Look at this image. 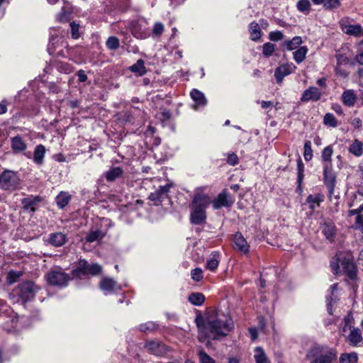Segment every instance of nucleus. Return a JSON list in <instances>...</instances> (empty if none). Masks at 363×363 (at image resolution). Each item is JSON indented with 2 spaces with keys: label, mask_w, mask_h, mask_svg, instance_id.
I'll use <instances>...</instances> for the list:
<instances>
[{
  "label": "nucleus",
  "mask_w": 363,
  "mask_h": 363,
  "mask_svg": "<svg viewBox=\"0 0 363 363\" xmlns=\"http://www.w3.org/2000/svg\"><path fill=\"white\" fill-rule=\"evenodd\" d=\"M196 323L198 340L203 343H207L210 340H220L234 328L231 317L221 311L211 310L204 316H197Z\"/></svg>",
  "instance_id": "1"
},
{
  "label": "nucleus",
  "mask_w": 363,
  "mask_h": 363,
  "mask_svg": "<svg viewBox=\"0 0 363 363\" xmlns=\"http://www.w3.org/2000/svg\"><path fill=\"white\" fill-rule=\"evenodd\" d=\"M204 188L195 189V194L191 204V220L195 225L203 223L206 218V208L211 203V198L203 193Z\"/></svg>",
  "instance_id": "2"
},
{
  "label": "nucleus",
  "mask_w": 363,
  "mask_h": 363,
  "mask_svg": "<svg viewBox=\"0 0 363 363\" xmlns=\"http://www.w3.org/2000/svg\"><path fill=\"white\" fill-rule=\"evenodd\" d=\"M330 267L335 274H346L351 279L356 277L357 269L351 255H346L342 252L337 254L332 259Z\"/></svg>",
  "instance_id": "3"
},
{
  "label": "nucleus",
  "mask_w": 363,
  "mask_h": 363,
  "mask_svg": "<svg viewBox=\"0 0 363 363\" xmlns=\"http://www.w3.org/2000/svg\"><path fill=\"white\" fill-rule=\"evenodd\" d=\"M20 185V179L16 172L5 170L0 175V187L5 191H12Z\"/></svg>",
  "instance_id": "4"
},
{
  "label": "nucleus",
  "mask_w": 363,
  "mask_h": 363,
  "mask_svg": "<svg viewBox=\"0 0 363 363\" xmlns=\"http://www.w3.org/2000/svg\"><path fill=\"white\" fill-rule=\"evenodd\" d=\"M15 291L23 301L26 302L33 298L37 287L33 282L27 281L20 284Z\"/></svg>",
  "instance_id": "5"
},
{
  "label": "nucleus",
  "mask_w": 363,
  "mask_h": 363,
  "mask_svg": "<svg viewBox=\"0 0 363 363\" xmlns=\"http://www.w3.org/2000/svg\"><path fill=\"white\" fill-rule=\"evenodd\" d=\"M48 283L53 286H65L69 280L68 274L60 269H53L49 272L47 275Z\"/></svg>",
  "instance_id": "6"
},
{
  "label": "nucleus",
  "mask_w": 363,
  "mask_h": 363,
  "mask_svg": "<svg viewBox=\"0 0 363 363\" xmlns=\"http://www.w3.org/2000/svg\"><path fill=\"white\" fill-rule=\"evenodd\" d=\"M324 182L328 191V198L332 201V194L335 186V174L333 169V166L323 167Z\"/></svg>",
  "instance_id": "7"
},
{
  "label": "nucleus",
  "mask_w": 363,
  "mask_h": 363,
  "mask_svg": "<svg viewBox=\"0 0 363 363\" xmlns=\"http://www.w3.org/2000/svg\"><path fill=\"white\" fill-rule=\"evenodd\" d=\"M340 26L342 30L347 35L355 37L363 36V29L362 26L359 24H350L348 21V18L340 20Z\"/></svg>",
  "instance_id": "8"
},
{
  "label": "nucleus",
  "mask_w": 363,
  "mask_h": 363,
  "mask_svg": "<svg viewBox=\"0 0 363 363\" xmlns=\"http://www.w3.org/2000/svg\"><path fill=\"white\" fill-rule=\"evenodd\" d=\"M345 340L351 346H362L363 344V337L361 330L357 328H351L349 334L345 337Z\"/></svg>",
  "instance_id": "9"
},
{
  "label": "nucleus",
  "mask_w": 363,
  "mask_h": 363,
  "mask_svg": "<svg viewBox=\"0 0 363 363\" xmlns=\"http://www.w3.org/2000/svg\"><path fill=\"white\" fill-rule=\"evenodd\" d=\"M296 67L293 63L281 65L275 69L274 77L278 84L281 83L284 77L292 73Z\"/></svg>",
  "instance_id": "10"
},
{
  "label": "nucleus",
  "mask_w": 363,
  "mask_h": 363,
  "mask_svg": "<svg viewBox=\"0 0 363 363\" xmlns=\"http://www.w3.org/2000/svg\"><path fill=\"white\" fill-rule=\"evenodd\" d=\"M321 229L325 238L330 242H334L337 233V228L335 223L331 220L325 221L322 225Z\"/></svg>",
  "instance_id": "11"
},
{
  "label": "nucleus",
  "mask_w": 363,
  "mask_h": 363,
  "mask_svg": "<svg viewBox=\"0 0 363 363\" xmlns=\"http://www.w3.org/2000/svg\"><path fill=\"white\" fill-rule=\"evenodd\" d=\"M172 186V184L160 186L158 189L150 194L149 199L155 202H161L162 200L168 196V193Z\"/></svg>",
  "instance_id": "12"
},
{
  "label": "nucleus",
  "mask_w": 363,
  "mask_h": 363,
  "mask_svg": "<svg viewBox=\"0 0 363 363\" xmlns=\"http://www.w3.org/2000/svg\"><path fill=\"white\" fill-rule=\"evenodd\" d=\"M322 94V91L317 87L311 86L303 91L301 100L303 102H308L309 101H316L321 98Z\"/></svg>",
  "instance_id": "13"
},
{
  "label": "nucleus",
  "mask_w": 363,
  "mask_h": 363,
  "mask_svg": "<svg viewBox=\"0 0 363 363\" xmlns=\"http://www.w3.org/2000/svg\"><path fill=\"white\" fill-rule=\"evenodd\" d=\"M233 203V201L225 192H222L212 201L213 207L214 209H219L222 207H230Z\"/></svg>",
  "instance_id": "14"
},
{
  "label": "nucleus",
  "mask_w": 363,
  "mask_h": 363,
  "mask_svg": "<svg viewBox=\"0 0 363 363\" xmlns=\"http://www.w3.org/2000/svg\"><path fill=\"white\" fill-rule=\"evenodd\" d=\"M234 248L243 254H248L250 246L240 233H236L234 235Z\"/></svg>",
  "instance_id": "15"
},
{
  "label": "nucleus",
  "mask_w": 363,
  "mask_h": 363,
  "mask_svg": "<svg viewBox=\"0 0 363 363\" xmlns=\"http://www.w3.org/2000/svg\"><path fill=\"white\" fill-rule=\"evenodd\" d=\"M350 207H357L349 211V216L359 214L363 211V194L357 193L354 196L353 200L350 203Z\"/></svg>",
  "instance_id": "16"
},
{
  "label": "nucleus",
  "mask_w": 363,
  "mask_h": 363,
  "mask_svg": "<svg viewBox=\"0 0 363 363\" xmlns=\"http://www.w3.org/2000/svg\"><path fill=\"white\" fill-rule=\"evenodd\" d=\"M325 196L320 193L310 194L307 196L306 203L308 205L309 209L314 211L323 202Z\"/></svg>",
  "instance_id": "17"
},
{
  "label": "nucleus",
  "mask_w": 363,
  "mask_h": 363,
  "mask_svg": "<svg viewBox=\"0 0 363 363\" xmlns=\"http://www.w3.org/2000/svg\"><path fill=\"white\" fill-rule=\"evenodd\" d=\"M66 235L60 232L50 234L48 239V243L55 247L62 246L66 242Z\"/></svg>",
  "instance_id": "18"
},
{
  "label": "nucleus",
  "mask_w": 363,
  "mask_h": 363,
  "mask_svg": "<svg viewBox=\"0 0 363 363\" xmlns=\"http://www.w3.org/2000/svg\"><path fill=\"white\" fill-rule=\"evenodd\" d=\"M190 95L193 101L195 102V104L193 106L195 110H197L199 107L204 106L206 104L207 100L201 91L197 89H193L191 91Z\"/></svg>",
  "instance_id": "19"
},
{
  "label": "nucleus",
  "mask_w": 363,
  "mask_h": 363,
  "mask_svg": "<svg viewBox=\"0 0 363 363\" xmlns=\"http://www.w3.org/2000/svg\"><path fill=\"white\" fill-rule=\"evenodd\" d=\"M337 354L333 351H328L317 356L312 363H335Z\"/></svg>",
  "instance_id": "20"
},
{
  "label": "nucleus",
  "mask_w": 363,
  "mask_h": 363,
  "mask_svg": "<svg viewBox=\"0 0 363 363\" xmlns=\"http://www.w3.org/2000/svg\"><path fill=\"white\" fill-rule=\"evenodd\" d=\"M100 287L106 293H112L120 289L116 282L110 278H104L101 281Z\"/></svg>",
  "instance_id": "21"
},
{
  "label": "nucleus",
  "mask_w": 363,
  "mask_h": 363,
  "mask_svg": "<svg viewBox=\"0 0 363 363\" xmlns=\"http://www.w3.org/2000/svg\"><path fill=\"white\" fill-rule=\"evenodd\" d=\"M302 43V38L300 36H296L291 40H286L281 43V48L284 50H293L298 48Z\"/></svg>",
  "instance_id": "22"
},
{
  "label": "nucleus",
  "mask_w": 363,
  "mask_h": 363,
  "mask_svg": "<svg viewBox=\"0 0 363 363\" xmlns=\"http://www.w3.org/2000/svg\"><path fill=\"white\" fill-rule=\"evenodd\" d=\"M11 148L13 152L18 153L24 151L27 148L26 143L20 136H15L11 140Z\"/></svg>",
  "instance_id": "23"
},
{
  "label": "nucleus",
  "mask_w": 363,
  "mask_h": 363,
  "mask_svg": "<svg viewBox=\"0 0 363 363\" xmlns=\"http://www.w3.org/2000/svg\"><path fill=\"white\" fill-rule=\"evenodd\" d=\"M357 96L352 89L345 91L342 94L343 104L349 107L353 106L356 102Z\"/></svg>",
  "instance_id": "24"
},
{
  "label": "nucleus",
  "mask_w": 363,
  "mask_h": 363,
  "mask_svg": "<svg viewBox=\"0 0 363 363\" xmlns=\"http://www.w3.org/2000/svg\"><path fill=\"white\" fill-rule=\"evenodd\" d=\"M45 154V147L43 145H38L34 150L33 161L37 164H42Z\"/></svg>",
  "instance_id": "25"
},
{
  "label": "nucleus",
  "mask_w": 363,
  "mask_h": 363,
  "mask_svg": "<svg viewBox=\"0 0 363 363\" xmlns=\"http://www.w3.org/2000/svg\"><path fill=\"white\" fill-rule=\"evenodd\" d=\"M255 363H270L267 354L261 347H257L254 350Z\"/></svg>",
  "instance_id": "26"
},
{
  "label": "nucleus",
  "mask_w": 363,
  "mask_h": 363,
  "mask_svg": "<svg viewBox=\"0 0 363 363\" xmlns=\"http://www.w3.org/2000/svg\"><path fill=\"white\" fill-rule=\"evenodd\" d=\"M123 174V170L119 167L111 168L106 173V179L108 182H113Z\"/></svg>",
  "instance_id": "27"
},
{
  "label": "nucleus",
  "mask_w": 363,
  "mask_h": 363,
  "mask_svg": "<svg viewBox=\"0 0 363 363\" xmlns=\"http://www.w3.org/2000/svg\"><path fill=\"white\" fill-rule=\"evenodd\" d=\"M219 264V254L213 252L211 254L209 259L206 262V268L211 271H215Z\"/></svg>",
  "instance_id": "28"
},
{
  "label": "nucleus",
  "mask_w": 363,
  "mask_h": 363,
  "mask_svg": "<svg viewBox=\"0 0 363 363\" xmlns=\"http://www.w3.org/2000/svg\"><path fill=\"white\" fill-rule=\"evenodd\" d=\"M349 152L357 157L362 155L363 143L358 140H354L350 145Z\"/></svg>",
  "instance_id": "29"
},
{
  "label": "nucleus",
  "mask_w": 363,
  "mask_h": 363,
  "mask_svg": "<svg viewBox=\"0 0 363 363\" xmlns=\"http://www.w3.org/2000/svg\"><path fill=\"white\" fill-rule=\"evenodd\" d=\"M333 150L332 147L327 146L325 147L322 152L321 154V160L323 163V167L325 166H332L331 162V157L333 155Z\"/></svg>",
  "instance_id": "30"
},
{
  "label": "nucleus",
  "mask_w": 363,
  "mask_h": 363,
  "mask_svg": "<svg viewBox=\"0 0 363 363\" xmlns=\"http://www.w3.org/2000/svg\"><path fill=\"white\" fill-rule=\"evenodd\" d=\"M71 196L69 193L61 191L56 197V203L60 208H63L69 202Z\"/></svg>",
  "instance_id": "31"
},
{
  "label": "nucleus",
  "mask_w": 363,
  "mask_h": 363,
  "mask_svg": "<svg viewBox=\"0 0 363 363\" xmlns=\"http://www.w3.org/2000/svg\"><path fill=\"white\" fill-rule=\"evenodd\" d=\"M106 233H104L100 229H96L95 230H90V232L87 234L86 237V240L88 242H93L96 240H99L102 239L105 236Z\"/></svg>",
  "instance_id": "32"
},
{
  "label": "nucleus",
  "mask_w": 363,
  "mask_h": 363,
  "mask_svg": "<svg viewBox=\"0 0 363 363\" xmlns=\"http://www.w3.org/2000/svg\"><path fill=\"white\" fill-rule=\"evenodd\" d=\"M130 70L133 73H136L139 76H143L147 72L145 67V62L140 59L137 62L130 67Z\"/></svg>",
  "instance_id": "33"
},
{
  "label": "nucleus",
  "mask_w": 363,
  "mask_h": 363,
  "mask_svg": "<svg viewBox=\"0 0 363 363\" xmlns=\"http://www.w3.org/2000/svg\"><path fill=\"white\" fill-rule=\"evenodd\" d=\"M38 201L36 197L29 196L24 198L21 201V204L24 210H30L33 212L35 211L34 206Z\"/></svg>",
  "instance_id": "34"
},
{
  "label": "nucleus",
  "mask_w": 363,
  "mask_h": 363,
  "mask_svg": "<svg viewBox=\"0 0 363 363\" xmlns=\"http://www.w3.org/2000/svg\"><path fill=\"white\" fill-rule=\"evenodd\" d=\"M308 52V48L306 46H301L297 49L294 53V60L298 63L302 62Z\"/></svg>",
  "instance_id": "35"
},
{
  "label": "nucleus",
  "mask_w": 363,
  "mask_h": 363,
  "mask_svg": "<svg viewBox=\"0 0 363 363\" xmlns=\"http://www.w3.org/2000/svg\"><path fill=\"white\" fill-rule=\"evenodd\" d=\"M249 29L252 40L255 41L261 37V30L257 23L252 22L250 24Z\"/></svg>",
  "instance_id": "36"
},
{
  "label": "nucleus",
  "mask_w": 363,
  "mask_h": 363,
  "mask_svg": "<svg viewBox=\"0 0 363 363\" xmlns=\"http://www.w3.org/2000/svg\"><path fill=\"white\" fill-rule=\"evenodd\" d=\"M158 329V325L154 322H147L139 325L138 330L143 333H152Z\"/></svg>",
  "instance_id": "37"
},
{
  "label": "nucleus",
  "mask_w": 363,
  "mask_h": 363,
  "mask_svg": "<svg viewBox=\"0 0 363 363\" xmlns=\"http://www.w3.org/2000/svg\"><path fill=\"white\" fill-rule=\"evenodd\" d=\"M358 359L356 352L343 353L340 357V363H354Z\"/></svg>",
  "instance_id": "38"
},
{
  "label": "nucleus",
  "mask_w": 363,
  "mask_h": 363,
  "mask_svg": "<svg viewBox=\"0 0 363 363\" xmlns=\"http://www.w3.org/2000/svg\"><path fill=\"white\" fill-rule=\"evenodd\" d=\"M188 300L195 306H201L205 301V297L201 293H191Z\"/></svg>",
  "instance_id": "39"
},
{
  "label": "nucleus",
  "mask_w": 363,
  "mask_h": 363,
  "mask_svg": "<svg viewBox=\"0 0 363 363\" xmlns=\"http://www.w3.org/2000/svg\"><path fill=\"white\" fill-rule=\"evenodd\" d=\"M297 9L305 14H308L311 9L309 0H299L296 4Z\"/></svg>",
  "instance_id": "40"
},
{
  "label": "nucleus",
  "mask_w": 363,
  "mask_h": 363,
  "mask_svg": "<svg viewBox=\"0 0 363 363\" xmlns=\"http://www.w3.org/2000/svg\"><path fill=\"white\" fill-rule=\"evenodd\" d=\"M133 35L138 39H145L148 37V33L143 30L140 25H135L132 29Z\"/></svg>",
  "instance_id": "41"
},
{
  "label": "nucleus",
  "mask_w": 363,
  "mask_h": 363,
  "mask_svg": "<svg viewBox=\"0 0 363 363\" xmlns=\"http://www.w3.org/2000/svg\"><path fill=\"white\" fill-rule=\"evenodd\" d=\"M303 157L306 161H310L313 157V150L310 140L305 142Z\"/></svg>",
  "instance_id": "42"
},
{
  "label": "nucleus",
  "mask_w": 363,
  "mask_h": 363,
  "mask_svg": "<svg viewBox=\"0 0 363 363\" xmlns=\"http://www.w3.org/2000/svg\"><path fill=\"white\" fill-rule=\"evenodd\" d=\"M106 47L111 50H115L119 48V40L114 36L109 37L106 42Z\"/></svg>",
  "instance_id": "43"
},
{
  "label": "nucleus",
  "mask_w": 363,
  "mask_h": 363,
  "mask_svg": "<svg viewBox=\"0 0 363 363\" xmlns=\"http://www.w3.org/2000/svg\"><path fill=\"white\" fill-rule=\"evenodd\" d=\"M90 264L85 260H81L79 263V267L76 269V272L79 274H89V268Z\"/></svg>",
  "instance_id": "44"
},
{
  "label": "nucleus",
  "mask_w": 363,
  "mask_h": 363,
  "mask_svg": "<svg viewBox=\"0 0 363 363\" xmlns=\"http://www.w3.org/2000/svg\"><path fill=\"white\" fill-rule=\"evenodd\" d=\"M340 0H325L323 8L326 10H333L340 6Z\"/></svg>",
  "instance_id": "45"
},
{
  "label": "nucleus",
  "mask_w": 363,
  "mask_h": 363,
  "mask_svg": "<svg viewBox=\"0 0 363 363\" xmlns=\"http://www.w3.org/2000/svg\"><path fill=\"white\" fill-rule=\"evenodd\" d=\"M337 284H334L330 286V290L331 296H327L328 311L330 314H333L332 303L335 301V300L333 299V296L334 295L335 291H336V289H337Z\"/></svg>",
  "instance_id": "46"
},
{
  "label": "nucleus",
  "mask_w": 363,
  "mask_h": 363,
  "mask_svg": "<svg viewBox=\"0 0 363 363\" xmlns=\"http://www.w3.org/2000/svg\"><path fill=\"white\" fill-rule=\"evenodd\" d=\"M354 322V319H353V316L352 315L351 313H349L345 318H344V327L342 328V331L344 333L346 332L347 330V328H348L349 330H350L351 328H354L353 326V323Z\"/></svg>",
  "instance_id": "47"
},
{
  "label": "nucleus",
  "mask_w": 363,
  "mask_h": 363,
  "mask_svg": "<svg viewBox=\"0 0 363 363\" xmlns=\"http://www.w3.org/2000/svg\"><path fill=\"white\" fill-rule=\"evenodd\" d=\"M199 357L201 363H216V361L204 350L199 351Z\"/></svg>",
  "instance_id": "48"
},
{
  "label": "nucleus",
  "mask_w": 363,
  "mask_h": 363,
  "mask_svg": "<svg viewBox=\"0 0 363 363\" xmlns=\"http://www.w3.org/2000/svg\"><path fill=\"white\" fill-rule=\"evenodd\" d=\"M324 123L330 127H336L337 126V120L335 117L332 113H326L324 116Z\"/></svg>",
  "instance_id": "49"
},
{
  "label": "nucleus",
  "mask_w": 363,
  "mask_h": 363,
  "mask_svg": "<svg viewBox=\"0 0 363 363\" xmlns=\"http://www.w3.org/2000/svg\"><path fill=\"white\" fill-rule=\"evenodd\" d=\"M22 275V273L21 272H16V271H10L8 273L7 276V280L9 284H13L16 282L18 279Z\"/></svg>",
  "instance_id": "50"
},
{
  "label": "nucleus",
  "mask_w": 363,
  "mask_h": 363,
  "mask_svg": "<svg viewBox=\"0 0 363 363\" xmlns=\"http://www.w3.org/2000/svg\"><path fill=\"white\" fill-rule=\"evenodd\" d=\"M71 28L72 37L74 39H77L79 38V24L77 23L75 21H72L69 24Z\"/></svg>",
  "instance_id": "51"
},
{
  "label": "nucleus",
  "mask_w": 363,
  "mask_h": 363,
  "mask_svg": "<svg viewBox=\"0 0 363 363\" xmlns=\"http://www.w3.org/2000/svg\"><path fill=\"white\" fill-rule=\"evenodd\" d=\"M263 54L265 56H271L274 51V45L270 43H266L263 45Z\"/></svg>",
  "instance_id": "52"
},
{
  "label": "nucleus",
  "mask_w": 363,
  "mask_h": 363,
  "mask_svg": "<svg viewBox=\"0 0 363 363\" xmlns=\"http://www.w3.org/2000/svg\"><path fill=\"white\" fill-rule=\"evenodd\" d=\"M297 171H298V182L301 184L303 179L304 174V164L303 162L299 160L297 163Z\"/></svg>",
  "instance_id": "53"
},
{
  "label": "nucleus",
  "mask_w": 363,
  "mask_h": 363,
  "mask_svg": "<svg viewBox=\"0 0 363 363\" xmlns=\"http://www.w3.org/2000/svg\"><path fill=\"white\" fill-rule=\"evenodd\" d=\"M160 344L158 342L152 340L147 342L145 345L146 348L153 354H157V349L160 347Z\"/></svg>",
  "instance_id": "54"
},
{
  "label": "nucleus",
  "mask_w": 363,
  "mask_h": 363,
  "mask_svg": "<svg viewBox=\"0 0 363 363\" xmlns=\"http://www.w3.org/2000/svg\"><path fill=\"white\" fill-rule=\"evenodd\" d=\"M191 278L196 281H199L203 279V272L200 268L194 269L191 271Z\"/></svg>",
  "instance_id": "55"
},
{
  "label": "nucleus",
  "mask_w": 363,
  "mask_h": 363,
  "mask_svg": "<svg viewBox=\"0 0 363 363\" xmlns=\"http://www.w3.org/2000/svg\"><path fill=\"white\" fill-rule=\"evenodd\" d=\"M269 38L272 41H279L284 38V34L281 31H272L269 33Z\"/></svg>",
  "instance_id": "56"
},
{
  "label": "nucleus",
  "mask_w": 363,
  "mask_h": 363,
  "mask_svg": "<svg viewBox=\"0 0 363 363\" xmlns=\"http://www.w3.org/2000/svg\"><path fill=\"white\" fill-rule=\"evenodd\" d=\"M89 269V274H91V275L99 274L102 269L101 267L98 264H90V267Z\"/></svg>",
  "instance_id": "57"
},
{
  "label": "nucleus",
  "mask_w": 363,
  "mask_h": 363,
  "mask_svg": "<svg viewBox=\"0 0 363 363\" xmlns=\"http://www.w3.org/2000/svg\"><path fill=\"white\" fill-rule=\"evenodd\" d=\"M164 30V25L161 23H156L154 26L152 32L153 34L159 36L160 35Z\"/></svg>",
  "instance_id": "58"
},
{
  "label": "nucleus",
  "mask_w": 363,
  "mask_h": 363,
  "mask_svg": "<svg viewBox=\"0 0 363 363\" xmlns=\"http://www.w3.org/2000/svg\"><path fill=\"white\" fill-rule=\"evenodd\" d=\"M227 162L232 166L236 165L238 163V157L237 155L235 153L229 154Z\"/></svg>",
  "instance_id": "59"
},
{
  "label": "nucleus",
  "mask_w": 363,
  "mask_h": 363,
  "mask_svg": "<svg viewBox=\"0 0 363 363\" xmlns=\"http://www.w3.org/2000/svg\"><path fill=\"white\" fill-rule=\"evenodd\" d=\"M161 116H162L161 120L165 121H168L170 119L172 113L169 110H167L166 108H163L161 111Z\"/></svg>",
  "instance_id": "60"
},
{
  "label": "nucleus",
  "mask_w": 363,
  "mask_h": 363,
  "mask_svg": "<svg viewBox=\"0 0 363 363\" xmlns=\"http://www.w3.org/2000/svg\"><path fill=\"white\" fill-rule=\"evenodd\" d=\"M249 333H250L252 340L254 341L257 338L258 333H257V330L255 328H249Z\"/></svg>",
  "instance_id": "61"
},
{
  "label": "nucleus",
  "mask_w": 363,
  "mask_h": 363,
  "mask_svg": "<svg viewBox=\"0 0 363 363\" xmlns=\"http://www.w3.org/2000/svg\"><path fill=\"white\" fill-rule=\"evenodd\" d=\"M77 76H78V80L80 82H84L87 79V76L86 75L84 71H83V70H79L77 72Z\"/></svg>",
  "instance_id": "62"
},
{
  "label": "nucleus",
  "mask_w": 363,
  "mask_h": 363,
  "mask_svg": "<svg viewBox=\"0 0 363 363\" xmlns=\"http://www.w3.org/2000/svg\"><path fill=\"white\" fill-rule=\"evenodd\" d=\"M352 125L357 128H359L362 126V121L359 118H354L352 121Z\"/></svg>",
  "instance_id": "63"
},
{
  "label": "nucleus",
  "mask_w": 363,
  "mask_h": 363,
  "mask_svg": "<svg viewBox=\"0 0 363 363\" xmlns=\"http://www.w3.org/2000/svg\"><path fill=\"white\" fill-rule=\"evenodd\" d=\"M273 104L272 101H262L261 102V106L262 108L264 109H267L268 108H271Z\"/></svg>",
  "instance_id": "64"
}]
</instances>
